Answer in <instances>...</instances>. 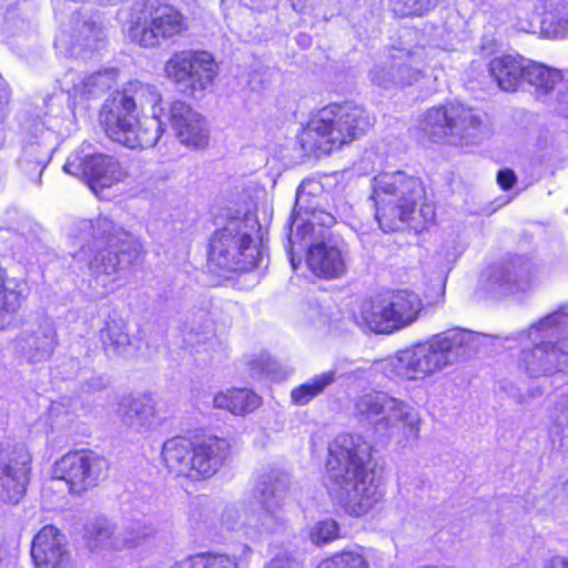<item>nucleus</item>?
<instances>
[{"instance_id":"f257e3e1","label":"nucleus","mask_w":568,"mask_h":568,"mask_svg":"<svg viewBox=\"0 0 568 568\" xmlns=\"http://www.w3.org/2000/svg\"><path fill=\"white\" fill-rule=\"evenodd\" d=\"M161 101L158 89L140 81L129 82L122 92L106 100L99 114L105 134L128 149L154 146L165 124L164 109L156 112Z\"/></svg>"},{"instance_id":"f03ea898","label":"nucleus","mask_w":568,"mask_h":568,"mask_svg":"<svg viewBox=\"0 0 568 568\" xmlns=\"http://www.w3.org/2000/svg\"><path fill=\"white\" fill-rule=\"evenodd\" d=\"M73 232L83 242L73 257L85 263L95 283L103 287L123 278L140 257L141 244L106 216L81 220Z\"/></svg>"},{"instance_id":"7ed1b4c3","label":"nucleus","mask_w":568,"mask_h":568,"mask_svg":"<svg viewBox=\"0 0 568 568\" xmlns=\"http://www.w3.org/2000/svg\"><path fill=\"white\" fill-rule=\"evenodd\" d=\"M327 478L351 513H368L384 496L373 470L368 469L371 446L359 435L341 434L328 446Z\"/></svg>"},{"instance_id":"20e7f679","label":"nucleus","mask_w":568,"mask_h":568,"mask_svg":"<svg viewBox=\"0 0 568 568\" xmlns=\"http://www.w3.org/2000/svg\"><path fill=\"white\" fill-rule=\"evenodd\" d=\"M480 339L481 336L471 331L448 329L398 352L384 362L383 368L390 378L420 381L471 357Z\"/></svg>"},{"instance_id":"39448f33","label":"nucleus","mask_w":568,"mask_h":568,"mask_svg":"<svg viewBox=\"0 0 568 568\" xmlns=\"http://www.w3.org/2000/svg\"><path fill=\"white\" fill-rule=\"evenodd\" d=\"M567 329L568 305L532 324L528 336L534 346L520 352L518 369L531 378L568 373V337H562Z\"/></svg>"},{"instance_id":"423d86ee","label":"nucleus","mask_w":568,"mask_h":568,"mask_svg":"<svg viewBox=\"0 0 568 568\" xmlns=\"http://www.w3.org/2000/svg\"><path fill=\"white\" fill-rule=\"evenodd\" d=\"M373 118L359 105L331 104L321 109L301 134L304 150L324 153L341 148L366 133Z\"/></svg>"},{"instance_id":"0eeeda50","label":"nucleus","mask_w":568,"mask_h":568,"mask_svg":"<svg viewBox=\"0 0 568 568\" xmlns=\"http://www.w3.org/2000/svg\"><path fill=\"white\" fill-rule=\"evenodd\" d=\"M375 217L385 232H393L414 219L417 204L425 197L423 182L402 171L382 172L371 181Z\"/></svg>"},{"instance_id":"6e6552de","label":"nucleus","mask_w":568,"mask_h":568,"mask_svg":"<svg viewBox=\"0 0 568 568\" xmlns=\"http://www.w3.org/2000/svg\"><path fill=\"white\" fill-rule=\"evenodd\" d=\"M60 99L48 95L37 114L26 123V140L19 166L21 171L40 182L58 144L57 131L61 129L63 108Z\"/></svg>"},{"instance_id":"1a4fd4ad","label":"nucleus","mask_w":568,"mask_h":568,"mask_svg":"<svg viewBox=\"0 0 568 568\" xmlns=\"http://www.w3.org/2000/svg\"><path fill=\"white\" fill-rule=\"evenodd\" d=\"M257 222L253 217H233L212 236L209 265L214 272H244L256 266L257 246L253 233Z\"/></svg>"},{"instance_id":"9d476101","label":"nucleus","mask_w":568,"mask_h":568,"mask_svg":"<svg viewBox=\"0 0 568 568\" xmlns=\"http://www.w3.org/2000/svg\"><path fill=\"white\" fill-rule=\"evenodd\" d=\"M423 307L418 294L399 290L364 301L355 320L363 329L390 334L416 322Z\"/></svg>"},{"instance_id":"9b49d317","label":"nucleus","mask_w":568,"mask_h":568,"mask_svg":"<svg viewBox=\"0 0 568 568\" xmlns=\"http://www.w3.org/2000/svg\"><path fill=\"white\" fill-rule=\"evenodd\" d=\"M288 480L268 478L258 484L254 504L243 510L241 528L251 539H261L282 529L286 523L285 507L288 499Z\"/></svg>"},{"instance_id":"f8f14e48","label":"nucleus","mask_w":568,"mask_h":568,"mask_svg":"<svg viewBox=\"0 0 568 568\" xmlns=\"http://www.w3.org/2000/svg\"><path fill=\"white\" fill-rule=\"evenodd\" d=\"M353 414L359 423L388 436L405 428L410 433L418 430L414 408L384 392H372L356 397Z\"/></svg>"},{"instance_id":"ddd939ff","label":"nucleus","mask_w":568,"mask_h":568,"mask_svg":"<svg viewBox=\"0 0 568 568\" xmlns=\"http://www.w3.org/2000/svg\"><path fill=\"white\" fill-rule=\"evenodd\" d=\"M483 118L480 110L450 103L427 110L419 126L435 141L448 139L454 144L469 143L480 129Z\"/></svg>"},{"instance_id":"4468645a","label":"nucleus","mask_w":568,"mask_h":568,"mask_svg":"<svg viewBox=\"0 0 568 568\" xmlns=\"http://www.w3.org/2000/svg\"><path fill=\"white\" fill-rule=\"evenodd\" d=\"M165 77L181 93L193 95L207 90L217 75L213 55L206 51L174 52L164 64Z\"/></svg>"},{"instance_id":"2eb2a0df","label":"nucleus","mask_w":568,"mask_h":568,"mask_svg":"<svg viewBox=\"0 0 568 568\" xmlns=\"http://www.w3.org/2000/svg\"><path fill=\"white\" fill-rule=\"evenodd\" d=\"M189 30L187 18L170 4L151 6L143 20L129 29L130 39L144 48H155L162 41L173 40Z\"/></svg>"},{"instance_id":"dca6fc26","label":"nucleus","mask_w":568,"mask_h":568,"mask_svg":"<svg viewBox=\"0 0 568 568\" xmlns=\"http://www.w3.org/2000/svg\"><path fill=\"white\" fill-rule=\"evenodd\" d=\"M321 193L322 186L316 181H303L296 190L295 206L293 210L296 232L288 237L291 263L293 268H296L295 258L292 254V245L298 239H306L307 235L313 236V232L318 229L332 227L336 220L331 213L321 210Z\"/></svg>"},{"instance_id":"f3484780","label":"nucleus","mask_w":568,"mask_h":568,"mask_svg":"<svg viewBox=\"0 0 568 568\" xmlns=\"http://www.w3.org/2000/svg\"><path fill=\"white\" fill-rule=\"evenodd\" d=\"M308 243L307 265L320 277L338 278L345 275L349 261L348 245L337 236L327 235V229H318L313 236L300 239Z\"/></svg>"},{"instance_id":"a211bd4d","label":"nucleus","mask_w":568,"mask_h":568,"mask_svg":"<svg viewBox=\"0 0 568 568\" xmlns=\"http://www.w3.org/2000/svg\"><path fill=\"white\" fill-rule=\"evenodd\" d=\"M108 460L93 450L70 452L54 467L57 479L65 481L72 494L95 487L106 476Z\"/></svg>"},{"instance_id":"6ab92c4d","label":"nucleus","mask_w":568,"mask_h":568,"mask_svg":"<svg viewBox=\"0 0 568 568\" xmlns=\"http://www.w3.org/2000/svg\"><path fill=\"white\" fill-rule=\"evenodd\" d=\"M63 170L84 180L94 193L111 187L124 176L118 160L102 153L73 155L68 159Z\"/></svg>"},{"instance_id":"aec40b11","label":"nucleus","mask_w":568,"mask_h":568,"mask_svg":"<svg viewBox=\"0 0 568 568\" xmlns=\"http://www.w3.org/2000/svg\"><path fill=\"white\" fill-rule=\"evenodd\" d=\"M486 277L488 287L501 294L521 292L529 288L534 278L530 260L523 255L510 256L491 265Z\"/></svg>"},{"instance_id":"412c9836","label":"nucleus","mask_w":568,"mask_h":568,"mask_svg":"<svg viewBox=\"0 0 568 568\" xmlns=\"http://www.w3.org/2000/svg\"><path fill=\"white\" fill-rule=\"evenodd\" d=\"M31 457L23 447L14 448L7 457L0 456V499L16 505L26 494Z\"/></svg>"},{"instance_id":"4be33fe9","label":"nucleus","mask_w":568,"mask_h":568,"mask_svg":"<svg viewBox=\"0 0 568 568\" xmlns=\"http://www.w3.org/2000/svg\"><path fill=\"white\" fill-rule=\"evenodd\" d=\"M57 345V332L49 318L37 317L16 338L17 352L30 363L47 361Z\"/></svg>"},{"instance_id":"5701e85b","label":"nucleus","mask_w":568,"mask_h":568,"mask_svg":"<svg viewBox=\"0 0 568 568\" xmlns=\"http://www.w3.org/2000/svg\"><path fill=\"white\" fill-rule=\"evenodd\" d=\"M175 132L178 140L191 148L209 143V129L204 118L181 100L173 101L163 116Z\"/></svg>"},{"instance_id":"b1692460","label":"nucleus","mask_w":568,"mask_h":568,"mask_svg":"<svg viewBox=\"0 0 568 568\" xmlns=\"http://www.w3.org/2000/svg\"><path fill=\"white\" fill-rule=\"evenodd\" d=\"M31 556L37 568H67L64 535L52 525L44 526L33 538Z\"/></svg>"},{"instance_id":"393cba45","label":"nucleus","mask_w":568,"mask_h":568,"mask_svg":"<svg viewBox=\"0 0 568 568\" xmlns=\"http://www.w3.org/2000/svg\"><path fill=\"white\" fill-rule=\"evenodd\" d=\"M230 443L216 436H209L193 443L192 477H211L230 455Z\"/></svg>"},{"instance_id":"a878e982","label":"nucleus","mask_w":568,"mask_h":568,"mask_svg":"<svg viewBox=\"0 0 568 568\" xmlns=\"http://www.w3.org/2000/svg\"><path fill=\"white\" fill-rule=\"evenodd\" d=\"M368 78L374 85L390 90L413 84L418 80L419 72L397 59H392L376 63L369 70Z\"/></svg>"},{"instance_id":"bb28decb","label":"nucleus","mask_w":568,"mask_h":568,"mask_svg":"<svg viewBox=\"0 0 568 568\" xmlns=\"http://www.w3.org/2000/svg\"><path fill=\"white\" fill-rule=\"evenodd\" d=\"M28 283L16 277H6V271L0 266V329L10 324L22 303L29 295Z\"/></svg>"},{"instance_id":"cd10ccee","label":"nucleus","mask_w":568,"mask_h":568,"mask_svg":"<svg viewBox=\"0 0 568 568\" xmlns=\"http://www.w3.org/2000/svg\"><path fill=\"white\" fill-rule=\"evenodd\" d=\"M526 59L515 55L494 58L489 63V72L504 91H516L523 82Z\"/></svg>"},{"instance_id":"c85d7f7f","label":"nucleus","mask_w":568,"mask_h":568,"mask_svg":"<svg viewBox=\"0 0 568 568\" xmlns=\"http://www.w3.org/2000/svg\"><path fill=\"white\" fill-rule=\"evenodd\" d=\"M193 442L185 437L168 439L162 448V457L168 469L176 476L192 477Z\"/></svg>"},{"instance_id":"c756f323","label":"nucleus","mask_w":568,"mask_h":568,"mask_svg":"<svg viewBox=\"0 0 568 568\" xmlns=\"http://www.w3.org/2000/svg\"><path fill=\"white\" fill-rule=\"evenodd\" d=\"M261 405V398L246 388L221 392L213 398V406L226 409L234 415H243L253 412Z\"/></svg>"},{"instance_id":"7c9ffc66","label":"nucleus","mask_w":568,"mask_h":568,"mask_svg":"<svg viewBox=\"0 0 568 568\" xmlns=\"http://www.w3.org/2000/svg\"><path fill=\"white\" fill-rule=\"evenodd\" d=\"M84 538L91 551H121L115 547L116 541H119V534L114 535L113 525L104 518L89 523L84 529Z\"/></svg>"},{"instance_id":"2f4dec72","label":"nucleus","mask_w":568,"mask_h":568,"mask_svg":"<svg viewBox=\"0 0 568 568\" xmlns=\"http://www.w3.org/2000/svg\"><path fill=\"white\" fill-rule=\"evenodd\" d=\"M523 81L534 87L538 97H542L552 92L556 84L561 81V74L557 69L526 60Z\"/></svg>"},{"instance_id":"473e14b6","label":"nucleus","mask_w":568,"mask_h":568,"mask_svg":"<svg viewBox=\"0 0 568 568\" xmlns=\"http://www.w3.org/2000/svg\"><path fill=\"white\" fill-rule=\"evenodd\" d=\"M100 341L109 356L124 355L131 346L126 324L122 320L106 321L100 329Z\"/></svg>"},{"instance_id":"72a5a7b5","label":"nucleus","mask_w":568,"mask_h":568,"mask_svg":"<svg viewBox=\"0 0 568 568\" xmlns=\"http://www.w3.org/2000/svg\"><path fill=\"white\" fill-rule=\"evenodd\" d=\"M336 371H327L313 376L304 384L295 387L291 392V399L295 405L304 406L312 399L323 394L324 390L335 383Z\"/></svg>"},{"instance_id":"f704fd0d","label":"nucleus","mask_w":568,"mask_h":568,"mask_svg":"<svg viewBox=\"0 0 568 568\" xmlns=\"http://www.w3.org/2000/svg\"><path fill=\"white\" fill-rule=\"evenodd\" d=\"M104 39V31L101 26L92 19L73 17L71 43L73 45L84 47L89 50L99 48V43Z\"/></svg>"},{"instance_id":"c9c22d12","label":"nucleus","mask_w":568,"mask_h":568,"mask_svg":"<svg viewBox=\"0 0 568 568\" xmlns=\"http://www.w3.org/2000/svg\"><path fill=\"white\" fill-rule=\"evenodd\" d=\"M156 534L158 528L153 523L133 520L119 534V541H116L115 547L121 550L136 548L153 539Z\"/></svg>"},{"instance_id":"e433bc0d","label":"nucleus","mask_w":568,"mask_h":568,"mask_svg":"<svg viewBox=\"0 0 568 568\" xmlns=\"http://www.w3.org/2000/svg\"><path fill=\"white\" fill-rule=\"evenodd\" d=\"M170 568H239V562L235 557L226 554H200Z\"/></svg>"},{"instance_id":"4c0bfd02","label":"nucleus","mask_w":568,"mask_h":568,"mask_svg":"<svg viewBox=\"0 0 568 568\" xmlns=\"http://www.w3.org/2000/svg\"><path fill=\"white\" fill-rule=\"evenodd\" d=\"M109 88V79L105 73L101 72L81 77L73 84L74 93L82 97L98 95Z\"/></svg>"},{"instance_id":"58836bf2","label":"nucleus","mask_w":568,"mask_h":568,"mask_svg":"<svg viewBox=\"0 0 568 568\" xmlns=\"http://www.w3.org/2000/svg\"><path fill=\"white\" fill-rule=\"evenodd\" d=\"M317 568H368V562L361 551L347 550L323 560Z\"/></svg>"},{"instance_id":"ea45409f","label":"nucleus","mask_w":568,"mask_h":568,"mask_svg":"<svg viewBox=\"0 0 568 568\" xmlns=\"http://www.w3.org/2000/svg\"><path fill=\"white\" fill-rule=\"evenodd\" d=\"M389 3L397 16H423L434 9L438 0H389Z\"/></svg>"},{"instance_id":"a19ab883","label":"nucleus","mask_w":568,"mask_h":568,"mask_svg":"<svg viewBox=\"0 0 568 568\" xmlns=\"http://www.w3.org/2000/svg\"><path fill=\"white\" fill-rule=\"evenodd\" d=\"M213 338V327L211 321L205 316V320L197 325L192 321L184 333V342L191 347L205 344Z\"/></svg>"},{"instance_id":"79ce46f5","label":"nucleus","mask_w":568,"mask_h":568,"mask_svg":"<svg viewBox=\"0 0 568 568\" xmlns=\"http://www.w3.org/2000/svg\"><path fill=\"white\" fill-rule=\"evenodd\" d=\"M551 426L549 432L552 436L562 439L568 436V397L560 398L551 410Z\"/></svg>"},{"instance_id":"37998d69","label":"nucleus","mask_w":568,"mask_h":568,"mask_svg":"<svg viewBox=\"0 0 568 568\" xmlns=\"http://www.w3.org/2000/svg\"><path fill=\"white\" fill-rule=\"evenodd\" d=\"M252 371H254L256 375H265L274 381L284 377L280 364L267 354H262L257 359L252 362Z\"/></svg>"},{"instance_id":"c03bdc74","label":"nucleus","mask_w":568,"mask_h":568,"mask_svg":"<svg viewBox=\"0 0 568 568\" xmlns=\"http://www.w3.org/2000/svg\"><path fill=\"white\" fill-rule=\"evenodd\" d=\"M136 407L139 410L136 413L139 415L136 429L151 427L156 420L155 403L153 398L149 396L136 398Z\"/></svg>"},{"instance_id":"a18cd8bd","label":"nucleus","mask_w":568,"mask_h":568,"mask_svg":"<svg viewBox=\"0 0 568 568\" xmlns=\"http://www.w3.org/2000/svg\"><path fill=\"white\" fill-rule=\"evenodd\" d=\"M338 535V525L334 520L318 523L311 532L312 541L322 545L332 541Z\"/></svg>"},{"instance_id":"49530a36","label":"nucleus","mask_w":568,"mask_h":568,"mask_svg":"<svg viewBox=\"0 0 568 568\" xmlns=\"http://www.w3.org/2000/svg\"><path fill=\"white\" fill-rule=\"evenodd\" d=\"M136 407V399H133L131 397H124L121 399L119 404L118 414L122 422L128 425L129 427L135 428L138 427V409Z\"/></svg>"},{"instance_id":"de8ad7c7","label":"nucleus","mask_w":568,"mask_h":568,"mask_svg":"<svg viewBox=\"0 0 568 568\" xmlns=\"http://www.w3.org/2000/svg\"><path fill=\"white\" fill-rule=\"evenodd\" d=\"M10 92L7 84L0 79V146L3 144L4 135L2 122L7 116V105L9 103Z\"/></svg>"},{"instance_id":"09e8293b","label":"nucleus","mask_w":568,"mask_h":568,"mask_svg":"<svg viewBox=\"0 0 568 568\" xmlns=\"http://www.w3.org/2000/svg\"><path fill=\"white\" fill-rule=\"evenodd\" d=\"M497 182L501 189L509 190L516 182V175L509 169L500 170L497 174Z\"/></svg>"},{"instance_id":"8fccbe9b","label":"nucleus","mask_w":568,"mask_h":568,"mask_svg":"<svg viewBox=\"0 0 568 568\" xmlns=\"http://www.w3.org/2000/svg\"><path fill=\"white\" fill-rule=\"evenodd\" d=\"M109 384V378L104 375L91 376L84 384L88 392H95L105 388Z\"/></svg>"},{"instance_id":"3c124183","label":"nucleus","mask_w":568,"mask_h":568,"mask_svg":"<svg viewBox=\"0 0 568 568\" xmlns=\"http://www.w3.org/2000/svg\"><path fill=\"white\" fill-rule=\"evenodd\" d=\"M568 34V12L565 13L564 17L558 18L555 23L554 36L561 37Z\"/></svg>"},{"instance_id":"603ef678","label":"nucleus","mask_w":568,"mask_h":568,"mask_svg":"<svg viewBox=\"0 0 568 568\" xmlns=\"http://www.w3.org/2000/svg\"><path fill=\"white\" fill-rule=\"evenodd\" d=\"M419 207V215L424 219V221H433L435 217L434 209L430 204L422 203V201L417 204Z\"/></svg>"},{"instance_id":"864d4df0","label":"nucleus","mask_w":568,"mask_h":568,"mask_svg":"<svg viewBox=\"0 0 568 568\" xmlns=\"http://www.w3.org/2000/svg\"><path fill=\"white\" fill-rule=\"evenodd\" d=\"M545 568H568V559L561 556L551 557Z\"/></svg>"},{"instance_id":"5fc2aeb1","label":"nucleus","mask_w":568,"mask_h":568,"mask_svg":"<svg viewBox=\"0 0 568 568\" xmlns=\"http://www.w3.org/2000/svg\"><path fill=\"white\" fill-rule=\"evenodd\" d=\"M239 515H237V510L233 507H229L226 508L223 514H222V518H223V521L229 525L231 528L234 527V525L236 524V521H233L231 520L232 518H237Z\"/></svg>"},{"instance_id":"6e6d98bb","label":"nucleus","mask_w":568,"mask_h":568,"mask_svg":"<svg viewBox=\"0 0 568 568\" xmlns=\"http://www.w3.org/2000/svg\"><path fill=\"white\" fill-rule=\"evenodd\" d=\"M266 568H288V567L280 560H273Z\"/></svg>"},{"instance_id":"4d7b16f0","label":"nucleus","mask_w":568,"mask_h":568,"mask_svg":"<svg viewBox=\"0 0 568 568\" xmlns=\"http://www.w3.org/2000/svg\"><path fill=\"white\" fill-rule=\"evenodd\" d=\"M251 549L247 546L243 547V554H250Z\"/></svg>"},{"instance_id":"13d9d810","label":"nucleus","mask_w":568,"mask_h":568,"mask_svg":"<svg viewBox=\"0 0 568 568\" xmlns=\"http://www.w3.org/2000/svg\"><path fill=\"white\" fill-rule=\"evenodd\" d=\"M3 454V449L0 447V456Z\"/></svg>"}]
</instances>
